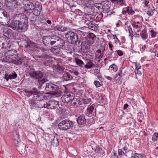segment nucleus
<instances>
[{
  "mask_svg": "<svg viewBox=\"0 0 158 158\" xmlns=\"http://www.w3.org/2000/svg\"><path fill=\"white\" fill-rule=\"evenodd\" d=\"M128 152L127 148L126 147H124L121 149H118V154L119 156H123L126 155V154Z\"/></svg>",
  "mask_w": 158,
  "mask_h": 158,
  "instance_id": "a878e982",
  "label": "nucleus"
},
{
  "mask_svg": "<svg viewBox=\"0 0 158 158\" xmlns=\"http://www.w3.org/2000/svg\"><path fill=\"white\" fill-rule=\"evenodd\" d=\"M35 5L33 3L30 2V1H26L25 3L24 4V6L27 9H25L24 12L28 11V10H33L35 8V6H36V4L35 3Z\"/></svg>",
  "mask_w": 158,
  "mask_h": 158,
  "instance_id": "9d476101",
  "label": "nucleus"
},
{
  "mask_svg": "<svg viewBox=\"0 0 158 158\" xmlns=\"http://www.w3.org/2000/svg\"><path fill=\"white\" fill-rule=\"evenodd\" d=\"M94 73L95 74V75L98 77L101 78V76L100 74L99 70L98 69H96L94 71Z\"/></svg>",
  "mask_w": 158,
  "mask_h": 158,
  "instance_id": "3c124183",
  "label": "nucleus"
},
{
  "mask_svg": "<svg viewBox=\"0 0 158 158\" xmlns=\"http://www.w3.org/2000/svg\"><path fill=\"white\" fill-rule=\"evenodd\" d=\"M77 123L80 125L84 126L86 122V119L84 114L80 115L77 118Z\"/></svg>",
  "mask_w": 158,
  "mask_h": 158,
  "instance_id": "2eb2a0df",
  "label": "nucleus"
},
{
  "mask_svg": "<svg viewBox=\"0 0 158 158\" xmlns=\"http://www.w3.org/2000/svg\"><path fill=\"white\" fill-rule=\"evenodd\" d=\"M108 46L110 50V51H111L112 52H113L112 48L114 47V46L112 44H111L110 42H109V43H108Z\"/></svg>",
  "mask_w": 158,
  "mask_h": 158,
  "instance_id": "0e129e2a",
  "label": "nucleus"
},
{
  "mask_svg": "<svg viewBox=\"0 0 158 158\" xmlns=\"http://www.w3.org/2000/svg\"><path fill=\"white\" fill-rule=\"evenodd\" d=\"M150 32L151 33V35L152 38H153L156 37V35L157 34V33L156 32L154 31L153 30H151L150 31Z\"/></svg>",
  "mask_w": 158,
  "mask_h": 158,
  "instance_id": "603ef678",
  "label": "nucleus"
},
{
  "mask_svg": "<svg viewBox=\"0 0 158 158\" xmlns=\"http://www.w3.org/2000/svg\"><path fill=\"white\" fill-rule=\"evenodd\" d=\"M86 24L88 26V27L93 31H96L97 27L92 22H86Z\"/></svg>",
  "mask_w": 158,
  "mask_h": 158,
  "instance_id": "5701e85b",
  "label": "nucleus"
},
{
  "mask_svg": "<svg viewBox=\"0 0 158 158\" xmlns=\"http://www.w3.org/2000/svg\"><path fill=\"white\" fill-rule=\"evenodd\" d=\"M43 59H49L51 58V56L47 54H44L42 55Z\"/></svg>",
  "mask_w": 158,
  "mask_h": 158,
  "instance_id": "6e6d98bb",
  "label": "nucleus"
},
{
  "mask_svg": "<svg viewBox=\"0 0 158 158\" xmlns=\"http://www.w3.org/2000/svg\"><path fill=\"white\" fill-rule=\"evenodd\" d=\"M73 123L70 120L65 119L61 121L58 125L59 128L62 131H66L73 127Z\"/></svg>",
  "mask_w": 158,
  "mask_h": 158,
  "instance_id": "20e7f679",
  "label": "nucleus"
},
{
  "mask_svg": "<svg viewBox=\"0 0 158 158\" xmlns=\"http://www.w3.org/2000/svg\"><path fill=\"white\" fill-rule=\"evenodd\" d=\"M61 89H60L59 90H56L55 92L52 93L51 94L55 95L56 97H59L61 96L63 92L64 88L62 86V89L61 90Z\"/></svg>",
  "mask_w": 158,
  "mask_h": 158,
  "instance_id": "c756f323",
  "label": "nucleus"
},
{
  "mask_svg": "<svg viewBox=\"0 0 158 158\" xmlns=\"http://www.w3.org/2000/svg\"><path fill=\"white\" fill-rule=\"evenodd\" d=\"M29 74L31 77L34 80H40L43 76V73L40 71L33 70L30 71Z\"/></svg>",
  "mask_w": 158,
  "mask_h": 158,
  "instance_id": "423d86ee",
  "label": "nucleus"
},
{
  "mask_svg": "<svg viewBox=\"0 0 158 158\" xmlns=\"http://www.w3.org/2000/svg\"><path fill=\"white\" fill-rule=\"evenodd\" d=\"M67 27H65L62 26H61V28L60 29V31H61V32H64L67 31Z\"/></svg>",
  "mask_w": 158,
  "mask_h": 158,
  "instance_id": "bf43d9fd",
  "label": "nucleus"
},
{
  "mask_svg": "<svg viewBox=\"0 0 158 158\" xmlns=\"http://www.w3.org/2000/svg\"><path fill=\"white\" fill-rule=\"evenodd\" d=\"M75 62L79 66H81L84 64V63L81 60L77 58H75Z\"/></svg>",
  "mask_w": 158,
  "mask_h": 158,
  "instance_id": "58836bf2",
  "label": "nucleus"
},
{
  "mask_svg": "<svg viewBox=\"0 0 158 158\" xmlns=\"http://www.w3.org/2000/svg\"><path fill=\"white\" fill-rule=\"evenodd\" d=\"M5 3L7 6L12 8H17L19 5L17 1H5Z\"/></svg>",
  "mask_w": 158,
  "mask_h": 158,
  "instance_id": "4468645a",
  "label": "nucleus"
},
{
  "mask_svg": "<svg viewBox=\"0 0 158 158\" xmlns=\"http://www.w3.org/2000/svg\"><path fill=\"white\" fill-rule=\"evenodd\" d=\"M110 158H118V156L116 153L114 152Z\"/></svg>",
  "mask_w": 158,
  "mask_h": 158,
  "instance_id": "774afa93",
  "label": "nucleus"
},
{
  "mask_svg": "<svg viewBox=\"0 0 158 158\" xmlns=\"http://www.w3.org/2000/svg\"><path fill=\"white\" fill-rule=\"evenodd\" d=\"M98 96L99 97L98 100L99 101L98 102L99 103H102L103 102L104 99H103V98L102 97V95H98Z\"/></svg>",
  "mask_w": 158,
  "mask_h": 158,
  "instance_id": "4d7b16f0",
  "label": "nucleus"
},
{
  "mask_svg": "<svg viewBox=\"0 0 158 158\" xmlns=\"http://www.w3.org/2000/svg\"><path fill=\"white\" fill-rule=\"evenodd\" d=\"M94 65L93 63L89 61L85 65L84 67L86 69H89L92 67Z\"/></svg>",
  "mask_w": 158,
  "mask_h": 158,
  "instance_id": "79ce46f5",
  "label": "nucleus"
},
{
  "mask_svg": "<svg viewBox=\"0 0 158 158\" xmlns=\"http://www.w3.org/2000/svg\"><path fill=\"white\" fill-rule=\"evenodd\" d=\"M17 76V74L14 71L11 74H5L4 78L7 81L9 79L12 80L16 79Z\"/></svg>",
  "mask_w": 158,
  "mask_h": 158,
  "instance_id": "dca6fc26",
  "label": "nucleus"
},
{
  "mask_svg": "<svg viewBox=\"0 0 158 158\" xmlns=\"http://www.w3.org/2000/svg\"><path fill=\"white\" fill-rule=\"evenodd\" d=\"M64 34L67 41L71 44H79L81 40L79 39L77 34L73 31H68L64 33Z\"/></svg>",
  "mask_w": 158,
  "mask_h": 158,
  "instance_id": "f03ea898",
  "label": "nucleus"
},
{
  "mask_svg": "<svg viewBox=\"0 0 158 158\" xmlns=\"http://www.w3.org/2000/svg\"><path fill=\"white\" fill-rule=\"evenodd\" d=\"M94 84L96 88L100 87L101 86L100 82L98 81H95L94 82Z\"/></svg>",
  "mask_w": 158,
  "mask_h": 158,
  "instance_id": "864d4df0",
  "label": "nucleus"
},
{
  "mask_svg": "<svg viewBox=\"0 0 158 158\" xmlns=\"http://www.w3.org/2000/svg\"><path fill=\"white\" fill-rule=\"evenodd\" d=\"M103 14L102 13H101L98 15L96 19V21H98V22H100L101 21H103Z\"/></svg>",
  "mask_w": 158,
  "mask_h": 158,
  "instance_id": "a18cd8bd",
  "label": "nucleus"
},
{
  "mask_svg": "<svg viewBox=\"0 0 158 158\" xmlns=\"http://www.w3.org/2000/svg\"><path fill=\"white\" fill-rule=\"evenodd\" d=\"M29 103L31 108H33L35 106L38 105V101L34 97L29 100Z\"/></svg>",
  "mask_w": 158,
  "mask_h": 158,
  "instance_id": "b1692460",
  "label": "nucleus"
},
{
  "mask_svg": "<svg viewBox=\"0 0 158 158\" xmlns=\"http://www.w3.org/2000/svg\"><path fill=\"white\" fill-rule=\"evenodd\" d=\"M82 4L84 6L88 8H90L93 2L92 1H81Z\"/></svg>",
  "mask_w": 158,
  "mask_h": 158,
  "instance_id": "bb28decb",
  "label": "nucleus"
},
{
  "mask_svg": "<svg viewBox=\"0 0 158 158\" xmlns=\"http://www.w3.org/2000/svg\"><path fill=\"white\" fill-rule=\"evenodd\" d=\"M123 73L121 70H119L116 74L114 78L116 82L118 84H120L122 83L123 81Z\"/></svg>",
  "mask_w": 158,
  "mask_h": 158,
  "instance_id": "f8f14e48",
  "label": "nucleus"
},
{
  "mask_svg": "<svg viewBox=\"0 0 158 158\" xmlns=\"http://www.w3.org/2000/svg\"><path fill=\"white\" fill-rule=\"evenodd\" d=\"M7 53L8 54L6 56V58L7 60L10 57H13L17 55L16 50L15 49L8 50L7 52Z\"/></svg>",
  "mask_w": 158,
  "mask_h": 158,
  "instance_id": "6ab92c4d",
  "label": "nucleus"
},
{
  "mask_svg": "<svg viewBox=\"0 0 158 158\" xmlns=\"http://www.w3.org/2000/svg\"><path fill=\"white\" fill-rule=\"evenodd\" d=\"M127 14L130 15H133L135 13V11L133 10L132 8L130 6L127 7Z\"/></svg>",
  "mask_w": 158,
  "mask_h": 158,
  "instance_id": "4c0bfd02",
  "label": "nucleus"
},
{
  "mask_svg": "<svg viewBox=\"0 0 158 158\" xmlns=\"http://www.w3.org/2000/svg\"><path fill=\"white\" fill-rule=\"evenodd\" d=\"M131 158H146L144 154H138L135 153L134 154L132 153Z\"/></svg>",
  "mask_w": 158,
  "mask_h": 158,
  "instance_id": "c85d7f7f",
  "label": "nucleus"
},
{
  "mask_svg": "<svg viewBox=\"0 0 158 158\" xmlns=\"http://www.w3.org/2000/svg\"><path fill=\"white\" fill-rule=\"evenodd\" d=\"M109 68L111 69V70H112L113 72H116L118 70V67L116 65L113 64L110 65Z\"/></svg>",
  "mask_w": 158,
  "mask_h": 158,
  "instance_id": "a19ab883",
  "label": "nucleus"
},
{
  "mask_svg": "<svg viewBox=\"0 0 158 158\" xmlns=\"http://www.w3.org/2000/svg\"><path fill=\"white\" fill-rule=\"evenodd\" d=\"M128 31L129 33V35L131 36V39H133V31L131 27L129 26L128 27Z\"/></svg>",
  "mask_w": 158,
  "mask_h": 158,
  "instance_id": "49530a36",
  "label": "nucleus"
},
{
  "mask_svg": "<svg viewBox=\"0 0 158 158\" xmlns=\"http://www.w3.org/2000/svg\"><path fill=\"white\" fill-rule=\"evenodd\" d=\"M155 11V9L154 7H149L147 11V14L149 17L152 16L153 15Z\"/></svg>",
  "mask_w": 158,
  "mask_h": 158,
  "instance_id": "393cba45",
  "label": "nucleus"
},
{
  "mask_svg": "<svg viewBox=\"0 0 158 158\" xmlns=\"http://www.w3.org/2000/svg\"><path fill=\"white\" fill-rule=\"evenodd\" d=\"M61 26L58 25L56 27H55L54 28V30L55 31L57 30L60 31L61 28Z\"/></svg>",
  "mask_w": 158,
  "mask_h": 158,
  "instance_id": "e2e57ef3",
  "label": "nucleus"
},
{
  "mask_svg": "<svg viewBox=\"0 0 158 158\" xmlns=\"http://www.w3.org/2000/svg\"><path fill=\"white\" fill-rule=\"evenodd\" d=\"M41 102H39V103H40V105H38V106L40 108H43V107H44L45 108H47V107H46V105H47V103L46 102V103H45L44 101H42Z\"/></svg>",
  "mask_w": 158,
  "mask_h": 158,
  "instance_id": "c03bdc74",
  "label": "nucleus"
},
{
  "mask_svg": "<svg viewBox=\"0 0 158 158\" xmlns=\"http://www.w3.org/2000/svg\"><path fill=\"white\" fill-rule=\"evenodd\" d=\"M46 85L45 90L48 92L47 93L48 94H51L52 93L55 92L56 90H59L61 88V87L52 83H47Z\"/></svg>",
  "mask_w": 158,
  "mask_h": 158,
  "instance_id": "39448f33",
  "label": "nucleus"
},
{
  "mask_svg": "<svg viewBox=\"0 0 158 158\" xmlns=\"http://www.w3.org/2000/svg\"><path fill=\"white\" fill-rule=\"evenodd\" d=\"M98 7H99V3L94 4L93 2L90 8H91L92 11L95 12V10L96 9H98L99 11V8Z\"/></svg>",
  "mask_w": 158,
  "mask_h": 158,
  "instance_id": "473e14b6",
  "label": "nucleus"
},
{
  "mask_svg": "<svg viewBox=\"0 0 158 158\" xmlns=\"http://www.w3.org/2000/svg\"><path fill=\"white\" fill-rule=\"evenodd\" d=\"M132 25L135 28H137L139 27L138 25L137 24V23L135 22H133L132 24Z\"/></svg>",
  "mask_w": 158,
  "mask_h": 158,
  "instance_id": "052dcab7",
  "label": "nucleus"
},
{
  "mask_svg": "<svg viewBox=\"0 0 158 158\" xmlns=\"http://www.w3.org/2000/svg\"><path fill=\"white\" fill-rule=\"evenodd\" d=\"M14 140L15 144H18L20 142L19 139V135L18 132H16V134L14 136Z\"/></svg>",
  "mask_w": 158,
  "mask_h": 158,
  "instance_id": "f704fd0d",
  "label": "nucleus"
},
{
  "mask_svg": "<svg viewBox=\"0 0 158 158\" xmlns=\"http://www.w3.org/2000/svg\"><path fill=\"white\" fill-rule=\"evenodd\" d=\"M94 34L92 33H90L88 34V35L87 36V39L88 41L90 44H92L94 42Z\"/></svg>",
  "mask_w": 158,
  "mask_h": 158,
  "instance_id": "2f4dec72",
  "label": "nucleus"
},
{
  "mask_svg": "<svg viewBox=\"0 0 158 158\" xmlns=\"http://www.w3.org/2000/svg\"><path fill=\"white\" fill-rule=\"evenodd\" d=\"M59 105V102L57 101H50L47 103L46 107H47L48 109H55L57 108Z\"/></svg>",
  "mask_w": 158,
  "mask_h": 158,
  "instance_id": "6e6552de",
  "label": "nucleus"
},
{
  "mask_svg": "<svg viewBox=\"0 0 158 158\" xmlns=\"http://www.w3.org/2000/svg\"><path fill=\"white\" fill-rule=\"evenodd\" d=\"M158 133H155L152 137V140L153 141L155 142L156 141L158 138Z\"/></svg>",
  "mask_w": 158,
  "mask_h": 158,
  "instance_id": "de8ad7c7",
  "label": "nucleus"
},
{
  "mask_svg": "<svg viewBox=\"0 0 158 158\" xmlns=\"http://www.w3.org/2000/svg\"><path fill=\"white\" fill-rule=\"evenodd\" d=\"M115 52L119 56H121L123 55V52L120 50H117L115 51Z\"/></svg>",
  "mask_w": 158,
  "mask_h": 158,
  "instance_id": "13d9d810",
  "label": "nucleus"
},
{
  "mask_svg": "<svg viewBox=\"0 0 158 158\" xmlns=\"http://www.w3.org/2000/svg\"><path fill=\"white\" fill-rule=\"evenodd\" d=\"M35 99L38 102H40L42 101L44 98V95L40 91H39L37 89V93L34 94V97Z\"/></svg>",
  "mask_w": 158,
  "mask_h": 158,
  "instance_id": "ddd939ff",
  "label": "nucleus"
},
{
  "mask_svg": "<svg viewBox=\"0 0 158 158\" xmlns=\"http://www.w3.org/2000/svg\"><path fill=\"white\" fill-rule=\"evenodd\" d=\"M38 5L35 6V8L33 10V11L32 12L33 15L38 16L40 14V12L42 9V5L40 3L37 2Z\"/></svg>",
  "mask_w": 158,
  "mask_h": 158,
  "instance_id": "9b49d317",
  "label": "nucleus"
},
{
  "mask_svg": "<svg viewBox=\"0 0 158 158\" xmlns=\"http://www.w3.org/2000/svg\"><path fill=\"white\" fill-rule=\"evenodd\" d=\"M112 2H114L115 1H117V3L119 6L126 5L125 4V1H111Z\"/></svg>",
  "mask_w": 158,
  "mask_h": 158,
  "instance_id": "37998d69",
  "label": "nucleus"
},
{
  "mask_svg": "<svg viewBox=\"0 0 158 158\" xmlns=\"http://www.w3.org/2000/svg\"><path fill=\"white\" fill-rule=\"evenodd\" d=\"M62 78L64 81H67L71 80L73 79V77L69 73L66 72L63 74Z\"/></svg>",
  "mask_w": 158,
  "mask_h": 158,
  "instance_id": "4be33fe9",
  "label": "nucleus"
},
{
  "mask_svg": "<svg viewBox=\"0 0 158 158\" xmlns=\"http://www.w3.org/2000/svg\"><path fill=\"white\" fill-rule=\"evenodd\" d=\"M43 41L44 44H47L52 46V40L50 36H44L43 37Z\"/></svg>",
  "mask_w": 158,
  "mask_h": 158,
  "instance_id": "aec40b11",
  "label": "nucleus"
},
{
  "mask_svg": "<svg viewBox=\"0 0 158 158\" xmlns=\"http://www.w3.org/2000/svg\"><path fill=\"white\" fill-rule=\"evenodd\" d=\"M65 43V41L60 37L58 40L56 42V44L54 46L58 48H61L64 46Z\"/></svg>",
  "mask_w": 158,
  "mask_h": 158,
  "instance_id": "412c9836",
  "label": "nucleus"
},
{
  "mask_svg": "<svg viewBox=\"0 0 158 158\" xmlns=\"http://www.w3.org/2000/svg\"><path fill=\"white\" fill-rule=\"evenodd\" d=\"M93 149L98 156H101L104 153L102 148L98 146H96L94 148H93Z\"/></svg>",
  "mask_w": 158,
  "mask_h": 158,
  "instance_id": "a211bd4d",
  "label": "nucleus"
},
{
  "mask_svg": "<svg viewBox=\"0 0 158 158\" xmlns=\"http://www.w3.org/2000/svg\"><path fill=\"white\" fill-rule=\"evenodd\" d=\"M113 38L114 39H116V41L117 42L119 43V40L118 38L116 35H113Z\"/></svg>",
  "mask_w": 158,
  "mask_h": 158,
  "instance_id": "338daca9",
  "label": "nucleus"
},
{
  "mask_svg": "<svg viewBox=\"0 0 158 158\" xmlns=\"http://www.w3.org/2000/svg\"><path fill=\"white\" fill-rule=\"evenodd\" d=\"M92 16H93L90 14H85V19H86L87 21L86 20L85 23H86V22H92L93 20Z\"/></svg>",
  "mask_w": 158,
  "mask_h": 158,
  "instance_id": "c9c22d12",
  "label": "nucleus"
},
{
  "mask_svg": "<svg viewBox=\"0 0 158 158\" xmlns=\"http://www.w3.org/2000/svg\"><path fill=\"white\" fill-rule=\"evenodd\" d=\"M139 47L140 48V50L142 52L144 51L146 48H147V46L146 44L144 45H140Z\"/></svg>",
  "mask_w": 158,
  "mask_h": 158,
  "instance_id": "8fccbe9b",
  "label": "nucleus"
},
{
  "mask_svg": "<svg viewBox=\"0 0 158 158\" xmlns=\"http://www.w3.org/2000/svg\"><path fill=\"white\" fill-rule=\"evenodd\" d=\"M110 3L109 1H103L101 3H99V11H103L104 13H106L109 10Z\"/></svg>",
  "mask_w": 158,
  "mask_h": 158,
  "instance_id": "0eeeda50",
  "label": "nucleus"
},
{
  "mask_svg": "<svg viewBox=\"0 0 158 158\" xmlns=\"http://www.w3.org/2000/svg\"><path fill=\"white\" fill-rule=\"evenodd\" d=\"M71 101L73 102V105L76 106H78L81 104L79 98H74Z\"/></svg>",
  "mask_w": 158,
  "mask_h": 158,
  "instance_id": "cd10ccee",
  "label": "nucleus"
},
{
  "mask_svg": "<svg viewBox=\"0 0 158 158\" xmlns=\"http://www.w3.org/2000/svg\"><path fill=\"white\" fill-rule=\"evenodd\" d=\"M47 81V80L45 78H43L42 80H38V81L39 84L40 86H41L44 83L46 82Z\"/></svg>",
  "mask_w": 158,
  "mask_h": 158,
  "instance_id": "09e8293b",
  "label": "nucleus"
},
{
  "mask_svg": "<svg viewBox=\"0 0 158 158\" xmlns=\"http://www.w3.org/2000/svg\"><path fill=\"white\" fill-rule=\"evenodd\" d=\"M140 35L143 40H145L147 39L148 37V34L147 31L144 29L140 33Z\"/></svg>",
  "mask_w": 158,
  "mask_h": 158,
  "instance_id": "72a5a7b5",
  "label": "nucleus"
},
{
  "mask_svg": "<svg viewBox=\"0 0 158 158\" xmlns=\"http://www.w3.org/2000/svg\"><path fill=\"white\" fill-rule=\"evenodd\" d=\"M59 37H60L58 36L54 35L51 36V39L52 42L51 43L52 44V46H54L56 44V42L58 40Z\"/></svg>",
  "mask_w": 158,
  "mask_h": 158,
  "instance_id": "7c9ffc66",
  "label": "nucleus"
},
{
  "mask_svg": "<svg viewBox=\"0 0 158 158\" xmlns=\"http://www.w3.org/2000/svg\"><path fill=\"white\" fill-rule=\"evenodd\" d=\"M14 20L7 24L8 27L19 32L25 31L28 26V20L27 16L23 13L15 15Z\"/></svg>",
  "mask_w": 158,
  "mask_h": 158,
  "instance_id": "f257e3e1",
  "label": "nucleus"
},
{
  "mask_svg": "<svg viewBox=\"0 0 158 158\" xmlns=\"http://www.w3.org/2000/svg\"><path fill=\"white\" fill-rule=\"evenodd\" d=\"M63 86L64 94L61 97V99L63 102L67 103L73 99L75 97V94L71 91H69L65 85H63Z\"/></svg>",
  "mask_w": 158,
  "mask_h": 158,
  "instance_id": "7ed1b4c3",
  "label": "nucleus"
},
{
  "mask_svg": "<svg viewBox=\"0 0 158 158\" xmlns=\"http://www.w3.org/2000/svg\"><path fill=\"white\" fill-rule=\"evenodd\" d=\"M52 144L55 147H57L59 145V141L56 137H54L52 142Z\"/></svg>",
  "mask_w": 158,
  "mask_h": 158,
  "instance_id": "e433bc0d",
  "label": "nucleus"
},
{
  "mask_svg": "<svg viewBox=\"0 0 158 158\" xmlns=\"http://www.w3.org/2000/svg\"><path fill=\"white\" fill-rule=\"evenodd\" d=\"M135 70L141 69V67L139 64H137L135 63Z\"/></svg>",
  "mask_w": 158,
  "mask_h": 158,
  "instance_id": "5fc2aeb1",
  "label": "nucleus"
},
{
  "mask_svg": "<svg viewBox=\"0 0 158 158\" xmlns=\"http://www.w3.org/2000/svg\"><path fill=\"white\" fill-rule=\"evenodd\" d=\"M9 62H12L13 63L17 65H20L22 64V60L21 57L17 55L13 57H10L8 59Z\"/></svg>",
  "mask_w": 158,
  "mask_h": 158,
  "instance_id": "1a4fd4ad",
  "label": "nucleus"
},
{
  "mask_svg": "<svg viewBox=\"0 0 158 158\" xmlns=\"http://www.w3.org/2000/svg\"><path fill=\"white\" fill-rule=\"evenodd\" d=\"M23 91L25 95L28 97H29L32 95H34V94L36 93H37V89L35 88H34L32 89L30 91L24 90Z\"/></svg>",
  "mask_w": 158,
  "mask_h": 158,
  "instance_id": "f3484780",
  "label": "nucleus"
},
{
  "mask_svg": "<svg viewBox=\"0 0 158 158\" xmlns=\"http://www.w3.org/2000/svg\"><path fill=\"white\" fill-rule=\"evenodd\" d=\"M94 109V107L93 106L91 105L88 107L87 109V112L89 114H91Z\"/></svg>",
  "mask_w": 158,
  "mask_h": 158,
  "instance_id": "ea45409f",
  "label": "nucleus"
},
{
  "mask_svg": "<svg viewBox=\"0 0 158 158\" xmlns=\"http://www.w3.org/2000/svg\"><path fill=\"white\" fill-rule=\"evenodd\" d=\"M135 74L137 75H140L141 74V73L140 71V69L135 70Z\"/></svg>",
  "mask_w": 158,
  "mask_h": 158,
  "instance_id": "680f3d73",
  "label": "nucleus"
},
{
  "mask_svg": "<svg viewBox=\"0 0 158 158\" xmlns=\"http://www.w3.org/2000/svg\"><path fill=\"white\" fill-rule=\"evenodd\" d=\"M149 3V2L148 1H144V2H143V3L144 4L145 6L147 7H149L148 4Z\"/></svg>",
  "mask_w": 158,
  "mask_h": 158,
  "instance_id": "69168bd1",
  "label": "nucleus"
}]
</instances>
